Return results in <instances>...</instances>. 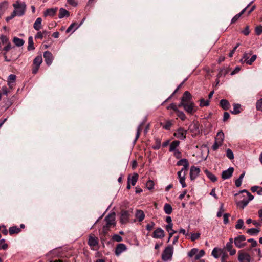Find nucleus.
Here are the masks:
<instances>
[{"label":"nucleus","mask_w":262,"mask_h":262,"mask_svg":"<svg viewBox=\"0 0 262 262\" xmlns=\"http://www.w3.org/2000/svg\"><path fill=\"white\" fill-rule=\"evenodd\" d=\"M8 247L7 244L5 243V239L0 240V250H6Z\"/></svg>","instance_id":"nucleus-40"},{"label":"nucleus","mask_w":262,"mask_h":262,"mask_svg":"<svg viewBox=\"0 0 262 262\" xmlns=\"http://www.w3.org/2000/svg\"><path fill=\"white\" fill-rule=\"evenodd\" d=\"M143 123H142L137 127L136 136V138H135V141H134L135 143L137 141V140L138 139V138L140 137L141 132L142 130V126H143Z\"/></svg>","instance_id":"nucleus-37"},{"label":"nucleus","mask_w":262,"mask_h":262,"mask_svg":"<svg viewBox=\"0 0 262 262\" xmlns=\"http://www.w3.org/2000/svg\"><path fill=\"white\" fill-rule=\"evenodd\" d=\"M198 251H199V250L198 249L193 248L190 251V252H189V253H188V255L190 257H192L194 255L195 256L196 255L197 253L198 252Z\"/></svg>","instance_id":"nucleus-45"},{"label":"nucleus","mask_w":262,"mask_h":262,"mask_svg":"<svg viewBox=\"0 0 262 262\" xmlns=\"http://www.w3.org/2000/svg\"><path fill=\"white\" fill-rule=\"evenodd\" d=\"M179 107V105L177 106L176 104L174 103H171L170 104L168 107H167V108L168 109H171L172 110H173L176 113H177L178 112V111H179L178 107Z\"/></svg>","instance_id":"nucleus-52"},{"label":"nucleus","mask_w":262,"mask_h":262,"mask_svg":"<svg viewBox=\"0 0 262 262\" xmlns=\"http://www.w3.org/2000/svg\"><path fill=\"white\" fill-rule=\"evenodd\" d=\"M189 164L188 161L186 159H182L180 160L177 163L178 166L183 165V166L186 164Z\"/></svg>","instance_id":"nucleus-43"},{"label":"nucleus","mask_w":262,"mask_h":262,"mask_svg":"<svg viewBox=\"0 0 262 262\" xmlns=\"http://www.w3.org/2000/svg\"><path fill=\"white\" fill-rule=\"evenodd\" d=\"M164 211L167 214H171L172 211L171 206L169 204L166 203L164 206Z\"/></svg>","instance_id":"nucleus-31"},{"label":"nucleus","mask_w":262,"mask_h":262,"mask_svg":"<svg viewBox=\"0 0 262 262\" xmlns=\"http://www.w3.org/2000/svg\"><path fill=\"white\" fill-rule=\"evenodd\" d=\"M9 39L6 36L2 35L0 37V45H4L9 42Z\"/></svg>","instance_id":"nucleus-41"},{"label":"nucleus","mask_w":262,"mask_h":262,"mask_svg":"<svg viewBox=\"0 0 262 262\" xmlns=\"http://www.w3.org/2000/svg\"><path fill=\"white\" fill-rule=\"evenodd\" d=\"M233 245L229 243L226 244V248L227 250L230 252L231 255H234L236 253V250L232 248Z\"/></svg>","instance_id":"nucleus-29"},{"label":"nucleus","mask_w":262,"mask_h":262,"mask_svg":"<svg viewBox=\"0 0 262 262\" xmlns=\"http://www.w3.org/2000/svg\"><path fill=\"white\" fill-rule=\"evenodd\" d=\"M232 114H238L241 112V105L239 104H234L233 110L231 111Z\"/></svg>","instance_id":"nucleus-34"},{"label":"nucleus","mask_w":262,"mask_h":262,"mask_svg":"<svg viewBox=\"0 0 262 262\" xmlns=\"http://www.w3.org/2000/svg\"><path fill=\"white\" fill-rule=\"evenodd\" d=\"M192 101H193L191 94L188 91H185L181 98L180 104L187 103Z\"/></svg>","instance_id":"nucleus-11"},{"label":"nucleus","mask_w":262,"mask_h":262,"mask_svg":"<svg viewBox=\"0 0 262 262\" xmlns=\"http://www.w3.org/2000/svg\"><path fill=\"white\" fill-rule=\"evenodd\" d=\"M68 3L73 7H76L78 5L77 0H67Z\"/></svg>","instance_id":"nucleus-59"},{"label":"nucleus","mask_w":262,"mask_h":262,"mask_svg":"<svg viewBox=\"0 0 262 262\" xmlns=\"http://www.w3.org/2000/svg\"><path fill=\"white\" fill-rule=\"evenodd\" d=\"M180 141L178 140H175L172 141L170 144L169 146V151L172 152L176 150H177V148L179 146L180 144Z\"/></svg>","instance_id":"nucleus-26"},{"label":"nucleus","mask_w":262,"mask_h":262,"mask_svg":"<svg viewBox=\"0 0 262 262\" xmlns=\"http://www.w3.org/2000/svg\"><path fill=\"white\" fill-rule=\"evenodd\" d=\"M227 157L230 160H232L234 158V154L232 151L230 149H228L227 150Z\"/></svg>","instance_id":"nucleus-54"},{"label":"nucleus","mask_w":262,"mask_h":262,"mask_svg":"<svg viewBox=\"0 0 262 262\" xmlns=\"http://www.w3.org/2000/svg\"><path fill=\"white\" fill-rule=\"evenodd\" d=\"M259 232V230L256 228H250L248 229L247 233L251 235H256Z\"/></svg>","instance_id":"nucleus-38"},{"label":"nucleus","mask_w":262,"mask_h":262,"mask_svg":"<svg viewBox=\"0 0 262 262\" xmlns=\"http://www.w3.org/2000/svg\"><path fill=\"white\" fill-rule=\"evenodd\" d=\"M205 173L206 174L207 177L212 182H215L217 180V178L215 175L210 172L207 170L205 171Z\"/></svg>","instance_id":"nucleus-36"},{"label":"nucleus","mask_w":262,"mask_h":262,"mask_svg":"<svg viewBox=\"0 0 262 262\" xmlns=\"http://www.w3.org/2000/svg\"><path fill=\"white\" fill-rule=\"evenodd\" d=\"M16 76V75L14 74H11L8 77V81H11L13 83H15Z\"/></svg>","instance_id":"nucleus-60"},{"label":"nucleus","mask_w":262,"mask_h":262,"mask_svg":"<svg viewBox=\"0 0 262 262\" xmlns=\"http://www.w3.org/2000/svg\"><path fill=\"white\" fill-rule=\"evenodd\" d=\"M20 229L17 227V226H12V227H10L9 228V233L11 234V235H12L13 234H15V233H18L20 231Z\"/></svg>","instance_id":"nucleus-32"},{"label":"nucleus","mask_w":262,"mask_h":262,"mask_svg":"<svg viewBox=\"0 0 262 262\" xmlns=\"http://www.w3.org/2000/svg\"><path fill=\"white\" fill-rule=\"evenodd\" d=\"M250 4H249L246 8L243 9L240 13L235 15L231 20V24H234L236 23L240 17L242 16L243 14L246 11L247 8L249 6Z\"/></svg>","instance_id":"nucleus-21"},{"label":"nucleus","mask_w":262,"mask_h":262,"mask_svg":"<svg viewBox=\"0 0 262 262\" xmlns=\"http://www.w3.org/2000/svg\"><path fill=\"white\" fill-rule=\"evenodd\" d=\"M187 133V131L186 130H185L182 127H180L176 131V132L174 133L173 136L176 138L183 140L186 138Z\"/></svg>","instance_id":"nucleus-8"},{"label":"nucleus","mask_w":262,"mask_h":262,"mask_svg":"<svg viewBox=\"0 0 262 262\" xmlns=\"http://www.w3.org/2000/svg\"><path fill=\"white\" fill-rule=\"evenodd\" d=\"M155 224L153 222H151L146 225V228L148 231H151L154 227Z\"/></svg>","instance_id":"nucleus-58"},{"label":"nucleus","mask_w":262,"mask_h":262,"mask_svg":"<svg viewBox=\"0 0 262 262\" xmlns=\"http://www.w3.org/2000/svg\"><path fill=\"white\" fill-rule=\"evenodd\" d=\"M179 107H183L187 113L191 115L197 111L196 107L193 101L187 103L179 104Z\"/></svg>","instance_id":"nucleus-5"},{"label":"nucleus","mask_w":262,"mask_h":262,"mask_svg":"<svg viewBox=\"0 0 262 262\" xmlns=\"http://www.w3.org/2000/svg\"><path fill=\"white\" fill-rule=\"evenodd\" d=\"M229 70L226 68H223L220 70L217 77L220 78L222 76H225L228 74Z\"/></svg>","instance_id":"nucleus-33"},{"label":"nucleus","mask_w":262,"mask_h":262,"mask_svg":"<svg viewBox=\"0 0 262 262\" xmlns=\"http://www.w3.org/2000/svg\"><path fill=\"white\" fill-rule=\"evenodd\" d=\"M233 171L234 168L233 167H229L227 170L223 171L222 174V178L224 180L230 178L232 176Z\"/></svg>","instance_id":"nucleus-17"},{"label":"nucleus","mask_w":262,"mask_h":262,"mask_svg":"<svg viewBox=\"0 0 262 262\" xmlns=\"http://www.w3.org/2000/svg\"><path fill=\"white\" fill-rule=\"evenodd\" d=\"M189 164H186L183 166V167L182 168V169L179 171V172H181V175H183V173H186L187 171L188 168H189Z\"/></svg>","instance_id":"nucleus-56"},{"label":"nucleus","mask_w":262,"mask_h":262,"mask_svg":"<svg viewBox=\"0 0 262 262\" xmlns=\"http://www.w3.org/2000/svg\"><path fill=\"white\" fill-rule=\"evenodd\" d=\"M224 140V134L220 131L217 133L216 137L215 138V142L212 146L213 150H216L220 146L223 145Z\"/></svg>","instance_id":"nucleus-4"},{"label":"nucleus","mask_w":262,"mask_h":262,"mask_svg":"<svg viewBox=\"0 0 262 262\" xmlns=\"http://www.w3.org/2000/svg\"><path fill=\"white\" fill-rule=\"evenodd\" d=\"M200 172L199 168L194 166H191L190 170V177L191 180H195Z\"/></svg>","instance_id":"nucleus-13"},{"label":"nucleus","mask_w":262,"mask_h":262,"mask_svg":"<svg viewBox=\"0 0 262 262\" xmlns=\"http://www.w3.org/2000/svg\"><path fill=\"white\" fill-rule=\"evenodd\" d=\"M209 104L208 100H205L204 99H201L200 100V106L201 107L207 106Z\"/></svg>","instance_id":"nucleus-48"},{"label":"nucleus","mask_w":262,"mask_h":262,"mask_svg":"<svg viewBox=\"0 0 262 262\" xmlns=\"http://www.w3.org/2000/svg\"><path fill=\"white\" fill-rule=\"evenodd\" d=\"M58 10L57 8H52L47 9L43 13L45 17L47 16H54Z\"/></svg>","instance_id":"nucleus-18"},{"label":"nucleus","mask_w":262,"mask_h":262,"mask_svg":"<svg viewBox=\"0 0 262 262\" xmlns=\"http://www.w3.org/2000/svg\"><path fill=\"white\" fill-rule=\"evenodd\" d=\"M70 15L69 11L66 9L61 8L59 9L58 17L59 18H62L64 17H68Z\"/></svg>","instance_id":"nucleus-25"},{"label":"nucleus","mask_w":262,"mask_h":262,"mask_svg":"<svg viewBox=\"0 0 262 262\" xmlns=\"http://www.w3.org/2000/svg\"><path fill=\"white\" fill-rule=\"evenodd\" d=\"M135 216L139 222H141L144 219L145 214L142 210H137L135 214Z\"/></svg>","instance_id":"nucleus-23"},{"label":"nucleus","mask_w":262,"mask_h":262,"mask_svg":"<svg viewBox=\"0 0 262 262\" xmlns=\"http://www.w3.org/2000/svg\"><path fill=\"white\" fill-rule=\"evenodd\" d=\"M224 250L221 248H214L211 252V255L215 258H218L222 255Z\"/></svg>","instance_id":"nucleus-19"},{"label":"nucleus","mask_w":262,"mask_h":262,"mask_svg":"<svg viewBox=\"0 0 262 262\" xmlns=\"http://www.w3.org/2000/svg\"><path fill=\"white\" fill-rule=\"evenodd\" d=\"M42 62V58L41 55H38L34 59L33 67L32 69V72L33 74H35L37 73Z\"/></svg>","instance_id":"nucleus-7"},{"label":"nucleus","mask_w":262,"mask_h":262,"mask_svg":"<svg viewBox=\"0 0 262 262\" xmlns=\"http://www.w3.org/2000/svg\"><path fill=\"white\" fill-rule=\"evenodd\" d=\"M106 224L103 226L102 231L104 234L107 233L110 228L115 226V214L114 212L108 214L104 219Z\"/></svg>","instance_id":"nucleus-1"},{"label":"nucleus","mask_w":262,"mask_h":262,"mask_svg":"<svg viewBox=\"0 0 262 262\" xmlns=\"http://www.w3.org/2000/svg\"><path fill=\"white\" fill-rule=\"evenodd\" d=\"M82 24L81 22L80 24H78L76 23H73L70 26L67 28L66 30L67 33L72 32L73 33L76 30H77Z\"/></svg>","instance_id":"nucleus-20"},{"label":"nucleus","mask_w":262,"mask_h":262,"mask_svg":"<svg viewBox=\"0 0 262 262\" xmlns=\"http://www.w3.org/2000/svg\"><path fill=\"white\" fill-rule=\"evenodd\" d=\"M224 211V204L223 203L221 204V206L220 207L219 210L217 213V217H220L222 216L223 212Z\"/></svg>","instance_id":"nucleus-51"},{"label":"nucleus","mask_w":262,"mask_h":262,"mask_svg":"<svg viewBox=\"0 0 262 262\" xmlns=\"http://www.w3.org/2000/svg\"><path fill=\"white\" fill-rule=\"evenodd\" d=\"M200 233H191L190 239L191 241L194 242L195 240L198 239L200 238Z\"/></svg>","instance_id":"nucleus-49"},{"label":"nucleus","mask_w":262,"mask_h":262,"mask_svg":"<svg viewBox=\"0 0 262 262\" xmlns=\"http://www.w3.org/2000/svg\"><path fill=\"white\" fill-rule=\"evenodd\" d=\"M178 176L179 179V182L182 185L183 188L186 187V184L185 183V176L186 174L183 173V175H181V172H178Z\"/></svg>","instance_id":"nucleus-22"},{"label":"nucleus","mask_w":262,"mask_h":262,"mask_svg":"<svg viewBox=\"0 0 262 262\" xmlns=\"http://www.w3.org/2000/svg\"><path fill=\"white\" fill-rule=\"evenodd\" d=\"M256 107L257 110L262 111V98L257 100L256 104Z\"/></svg>","instance_id":"nucleus-50"},{"label":"nucleus","mask_w":262,"mask_h":262,"mask_svg":"<svg viewBox=\"0 0 262 262\" xmlns=\"http://www.w3.org/2000/svg\"><path fill=\"white\" fill-rule=\"evenodd\" d=\"M172 125V123L170 121H167L163 125V128L166 130H169Z\"/></svg>","instance_id":"nucleus-53"},{"label":"nucleus","mask_w":262,"mask_h":262,"mask_svg":"<svg viewBox=\"0 0 262 262\" xmlns=\"http://www.w3.org/2000/svg\"><path fill=\"white\" fill-rule=\"evenodd\" d=\"M255 32L256 35H259L262 33V26H258L255 28Z\"/></svg>","instance_id":"nucleus-57"},{"label":"nucleus","mask_w":262,"mask_h":262,"mask_svg":"<svg viewBox=\"0 0 262 262\" xmlns=\"http://www.w3.org/2000/svg\"><path fill=\"white\" fill-rule=\"evenodd\" d=\"M13 42L16 46L18 47L22 46L24 43V41L22 39L19 38L17 37H14Z\"/></svg>","instance_id":"nucleus-35"},{"label":"nucleus","mask_w":262,"mask_h":262,"mask_svg":"<svg viewBox=\"0 0 262 262\" xmlns=\"http://www.w3.org/2000/svg\"><path fill=\"white\" fill-rule=\"evenodd\" d=\"M173 248L171 246L166 247L162 254V259L164 261H167L170 260L173 254Z\"/></svg>","instance_id":"nucleus-6"},{"label":"nucleus","mask_w":262,"mask_h":262,"mask_svg":"<svg viewBox=\"0 0 262 262\" xmlns=\"http://www.w3.org/2000/svg\"><path fill=\"white\" fill-rule=\"evenodd\" d=\"M246 238L244 235H239L234 238V242L235 246L238 248H241L246 245Z\"/></svg>","instance_id":"nucleus-9"},{"label":"nucleus","mask_w":262,"mask_h":262,"mask_svg":"<svg viewBox=\"0 0 262 262\" xmlns=\"http://www.w3.org/2000/svg\"><path fill=\"white\" fill-rule=\"evenodd\" d=\"M138 177L139 175L136 173H134L131 178L129 177L130 183H131L133 186H135L136 185V183L138 181Z\"/></svg>","instance_id":"nucleus-30"},{"label":"nucleus","mask_w":262,"mask_h":262,"mask_svg":"<svg viewBox=\"0 0 262 262\" xmlns=\"http://www.w3.org/2000/svg\"><path fill=\"white\" fill-rule=\"evenodd\" d=\"M221 255H222V257H221L222 262H225L226 260L228 258V254L224 251Z\"/></svg>","instance_id":"nucleus-63"},{"label":"nucleus","mask_w":262,"mask_h":262,"mask_svg":"<svg viewBox=\"0 0 262 262\" xmlns=\"http://www.w3.org/2000/svg\"><path fill=\"white\" fill-rule=\"evenodd\" d=\"M242 193H245L246 195H243L244 198L242 200L236 202V205L238 207L242 209H244L249 203V202L254 199V196L252 195L247 190L244 189L240 191Z\"/></svg>","instance_id":"nucleus-2"},{"label":"nucleus","mask_w":262,"mask_h":262,"mask_svg":"<svg viewBox=\"0 0 262 262\" xmlns=\"http://www.w3.org/2000/svg\"><path fill=\"white\" fill-rule=\"evenodd\" d=\"M256 55H253L250 59H249V60H247V64L249 65L252 64V63L256 60Z\"/></svg>","instance_id":"nucleus-62"},{"label":"nucleus","mask_w":262,"mask_h":262,"mask_svg":"<svg viewBox=\"0 0 262 262\" xmlns=\"http://www.w3.org/2000/svg\"><path fill=\"white\" fill-rule=\"evenodd\" d=\"M27 49L28 50H33L34 49L33 40L32 36H30L28 38V46Z\"/></svg>","instance_id":"nucleus-39"},{"label":"nucleus","mask_w":262,"mask_h":262,"mask_svg":"<svg viewBox=\"0 0 262 262\" xmlns=\"http://www.w3.org/2000/svg\"><path fill=\"white\" fill-rule=\"evenodd\" d=\"M127 249L126 246L124 244H118L115 249V254L119 256L121 253L126 251Z\"/></svg>","instance_id":"nucleus-16"},{"label":"nucleus","mask_w":262,"mask_h":262,"mask_svg":"<svg viewBox=\"0 0 262 262\" xmlns=\"http://www.w3.org/2000/svg\"><path fill=\"white\" fill-rule=\"evenodd\" d=\"M130 214L128 211L122 210L120 213V221L121 224H126L128 222Z\"/></svg>","instance_id":"nucleus-10"},{"label":"nucleus","mask_w":262,"mask_h":262,"mask_svg":"<svg viewBox=\"0 0 262 262\" xmlns=\"http://www.w3.org/2000/svg\"><path fill=\"white\" fill-rule=\"evenodd\" d=\"M244 225V221L242 219H239L238 220L237 222V224L235 225V228L236 229H241Z\"/></svg>","instance_id":"nucleus-46"},{"label":"nucleus","mask_w":262,"mask_h":262,"mask_svg":"<svg viewBox=\"0 0 262 262\" xmlns=\"http://www.w3.org/2000/svg\"><path fill=\"white\" fill-rule=\"evenodd\" d=\"M13 6L14 8L13 12L17 16H21L25 14L26 5L24 2L17 1L13 4Z\"/></svg>","instance_id":"nucleus-3"},{"label":"nucleus","mask_w":262,"mask_h":262,"mask_svg":"<svg viewBox=\"0 0 262 262\" xmlns=\"http://www.w3.org/2000/svg\"><path fill=\"white\" fill-rule=\"evenodd\" d=\"M146 188L148 190H152L154 187V181L151 180H148L146 183Z\"/></svg>","instance_id":"nucleus-42"},{"label":"nucleus","mask_w":262,"mask_h":262,"mask_svg":"<svg viewBox=\"0 0 262 262\" xmlns=\"http://www.w3.org/2000/svg\"><path fill=\"white\" fill-rule=\"evenodd\" d=\"M238 259L239 262H250L251 258L249 254L239 251Z\"/></svg>","instance_id":"nucleus-12"},{"label":"nucleus","mask_w":262,"mask_h":262,"mask_svg":"<svg viewBox=\"0 0 262 262\" xmlns=\"http://www.w3.org/2000/svg\"><path fill=\"white\" fill-rule=\"evenodd\" d=\"M43 57L45 58L46 63L48 66L51 65L53 60L52 54L50 51H46L43 53Z\"/></svg>","instance_id":"nucleus-15"},{"label":"nucleus","mask_w":262,"mask_h":262,"mask_svg":"<svg viewBox=\"0 0 262 262\" xmlns=\"http://www.w3.org/2000/svg\"><path fill=\"white\" fill-rule=\"evenodd\" d=\"M220 105L224 110H228L230 107L229 101L226 99H222L220 101Z\"/></svg>","instance_id":"nucleus-24"},{"label":"nucleus","mask_w":262,"mask_h":262,"mask_svg":"<svg viewBox=\"0 0 262 262\" xmlns=\"http://www.w3.org/2000/svg\"><path fill=\"white\" fill-rule=\"evenodd\" d=\"M177 116L182 120L184 121L186 119V116L185 114L182 112L180 110L178 111V112L176 113Z\"/></svg>","instance_id":"nucleus-44"},{"label":"nucleus","mask_w":262,"mask_h":262,"mask_svg":"<svg viewBox=\"0 0 262 262\" xmlns=\"http://www.w3.org/2000/svg\"><path fill=\"white\" fill-rule=\"evenodd\" d=\"M205 255V251L204 250H201L199 253L198 252L195 256V260H199L200 258L203 257Z\"/></svg>","instance_id":"nucleus-47"},{"label":"nucleus","mask_w":262,"mask_h":262,"mask_svg":"<svg viewBox=\"0 0 262 262\" xmlns=\"http://www.w3.org/2000/svg\"><path fill=\"white\" fill-rule=\"evenodd\" d=\"M112 239L114 241L120 242L122 241V238L119 235L114 234L112 236Z\"/></svg>","instance_id":"nucleus-55"},{"label":"nucleus","mask_w":262,"mask_h":262,"mask_svg":"<svg viewBox=\"0 0 262 262\" xmlns=\"http://www.w3.org/2000/svg\"><path fill=\"white\" fill-rule=\"evenodd\" d=\"M88 243L90 246H96L98 244V238L91 236L89 237Z\"/></svg>","instance_id":"nucleus-27"},{"label":"nucleus","mask_w":262,"mask_h":262,"mask_svg":"<svg viewBox=\"0 0 262 262\" xmlns=\"http://www.w3.org/2000/svg\"><path fill=\"white\" fill-rule=\"evenodd\" d=\"M164 230L161 228H158L153 232L152 237L154 238H162L164 237Z\"/></svg>","instance_id":"nucleus-14"},{"label":"nucleus","mask_w":262,"mask_h":262,"mask_svg":"<svg viewBox=\"0 0 262 262\" xmlns=\"http://www.w3.org/2000/svg\"><path fill=\"white\" fill-rule=\"evenodd\" d=\"M247 241L249 243H251V247H255L256 246L257 244L256 241L254 240L253 238L248 239Z\"/></svg>","instance_id":"nucleus-64"},{"label":"nucleus","mask_w":262,"mask_h":262,"mask_svg":"<svg viewBox=\"0 0 262 262\" xmlns=\"http://www.w3.org/2000/svg\"><path fill=\"white\" fill-rule=\"evenodd\" d=\"M42 19L40 17L37 18L33 24V28L38 31L41 28Z\"/></svg>","instance_id":"nucleus-28"},{"label":"nucleus","mask_w":262,"mask_h":262,"mask_svg":"<svg viewBox=\"0 0 262 262\" xmlns=\"http://www.w3.org/2000/svg\"><path fill=\"white\" fill-rule=\"evenodd\" d=\"M173 155L174 156V157L176 158L180 159L181 158V157H182L181 152L178 149H177V150L173 151Z\"/></svg>","instance_id":"nucleus-61"}]
</instances>
